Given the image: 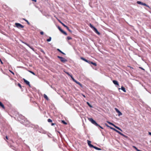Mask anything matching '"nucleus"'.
I'll return each mask as SVG.
<instances>
[{
  "mask_svg": "<svg viewBox=\"0 0 151 151\" xmlns=\"http://www.w3.org/2000/svg\"><path fill=\"white\" fill-rule=\"evenodd\" d=\"M93 124L95 125L96 126L99 127L103 129V128L102 127L99 125L95 121H94L92 118H89L88 119Z\"/></svg>",
  "mask_w": 151,
  "mask_h": 151,
  "instance_id": "nucleus-1",
  "label": "nucleus"
},
{
  "mask_svg": "<svg viewBox=\"0 0 151 151\" xmlns=\"http://www.w3.org/2000/svg\"><path fill=\"white\" fill-rule=\"evenodd\" d=\"M58 58H59L60 59V60L61 61V62L63 63H64L67 61V60L66 59L61 57L58 56Z\"/></svg>",
  "mask_w": 151,
  "mask_h": 151,
  "instance_id": "nucleus-2",
  "label": "nucleus"
},
{
  "mask_svg": "<svg viewBox=\"0 0 151 151\" xmlns=\"http://www.w3.org/2000/svg\"><path fill=\"white\" fill-rule=\"evenodd\" d=\"M15 25L17 27L19 28H23V27H24V26L22 25H21V24L19 23H16Z\"/></svg>",
  "mask_w": 151,
  "mask_h": 151,
  "instance_id": "nucleus-3",
  "label": "nucleus"
},
{
  "mask_svg": "<svg viewBox=\"0 0 151 151\" xmlns=\"http://www.w3.org/2000/svg\"><path fill=\"white\" fill-rule=\"evenodd\" d=\"M38 132L42 133L45 134L46 133V131L42 128L38 129Z\"/></svg>",
  "mask_w": 151,
  "mask_h": 151,
  "instance_id": "nucleus-4",
  "label": "nucleus"
},
{
  "mask_svg": "<svg viewBox=\"0 0 151 151\" xmlns=\"http://www.w3.org/2000/svg\"><path fill=\"white\" fill-rule=\"evenodd\" d=\"M115 109L116 112L118 113V115L119 116H120L122 115V113L118 109L116 108H115Z\"/></svg>",
  "mask_w": 151,
  "mask_h": 151,
  "instance_id": "nucleus-5",
  "label": "nucleus"
},
{
  "mask_svg": "<svg viewBox=\"0 0 151 151\" xmlns=\"http://www.w3.org/2000/svg\"><path fill=\"white\" fill-rule=\"evenodd\" d=\"M93 30L98 35H99L100 34V33L98 31L97 29L95 27Z\"/></svg>",
  "mask_w": 151,
  "mask_h": 151,
  "instance_id": "nucleus-6",
  "label": "nucleus"
},
{
  "mask_svg": "<svg viewBox=\"0 0 151 151\" xmlns=\"http://www.w3.org/2000/svg\"><path fill=\"white\" fill-rule=\"evenodd\" d=\"M105 125L108 127H109L111 129H113V130H114V131H115L116 132H117V130L116 129H115V128H114L112 127H111L109 126V125H108L107 124H105Z\"/></svg>",
  "mask_w": 151,
  "mask_h": 151,
  "instance_id": "nucleus-7",
  "label": "nucleus"
},
{
  "mask_svg": "<svg viewBox=\"0 0 151 151\" xmlns=\"http://www.w3.org/2000/svg\"><path fill=\"white\" fill-rule=\"evenodd\" d=\"M87 142H88V144L90 147H93V145H91V141L88 140Z\"/></svg>",
  "mask_w": 151,
  "mask_h": 151,
  "instance_id": "nucleus-8",
  "label": "nucleus"
},
{
  "mask_svg": "<svg viewBox=\"0 0 151 151\" xmlns=\"http://www.w3.org/2000/svg\"><path fill=\"white\" fill-rule=\"evenodd\" d=\"M23 80H24V82H25L29 86H30V85L29 84V81L26 80L25 79H23Z\"/></svg>",
  "mask_w": 151,
  "mask_h": 151,
  "instance_id": "nucleus-9",
  "label": "nucleus"
},
{
  "mask_svg": "<svg viewBox=\"0 0 151 151\" xmlns=\"http://www.w3.org/2000/svg\"><path fill=\"white\" fill-rule=\"evenodd\" d=\"M113 82L114 84L117 85H119V83H118V82L116 81L113 80Z\"/></svg>",
  "mask_w": 151,
  "mask_h": 151,
  "instance_id": "nucleus-10",
  "label": "nucleus"
},
{
  "mask_svg": "<svg viewBox=\"0 0 151 151\" xmlns=\"http://www.w3.org/2000/svg\"><path fill=\"white\" fill-rule=\"evenodd\" d=\"M44 97L47 100H49V99L48 98V97L47 96L46 94H44Z\"/></svg>",
  "mask_w": 151,
  "mask_h": 151,
  "instance_id": "nucleus-11",
  "label": "nucleus"
},
{
  "mask_svg": "<svg viewBox=\"0 0 151 151\" xmlns=\"http://www.w3.org/2000/svg\"><path fill=\"white\" fill-rule=\"evenodd\" d=\"M93 148H94V149H95L96 150H101V149L100 148H99L98 147H95V146H93Z\"/></svg>",
  "mask_w": 151,
  "mask_h": 151,
  "instance_id": "nucleus-12",
  "label": "nucleus"
},
{
  "mask_svg": "<svg viewBox=\"0 0 151 151\" xmlns=\"http://www.w3.org/2000/svg\"><path fill=\"white\" fill-rule=\"evenodd\" d=\"M89 26L91 28L93 29L95 27H93L92 25V24L90 23L89 25Z\"/></svg>",
  "mask_w": 151,
  "mask_h": 151,
  "instance_id": "nucleus-13",
  "label": "nucleus"
},
{
  "mask_svg": "<svg viewBox=\"0 0 151 151\" xmlns=\"http://www.w3.org/2000/svg\"><path fill=\"white\" fill-rule=\"evenodd\" d=\"M121 89L124 92H126V91L125 88L123 86L121 87Z\"/></svg>",
  "mask_w": 151,
  "mask_h": 151,
  "instance_id": "nucleus-14",
  "label": "nucleus"
},
{
  "mask_svg": "<svg viewBox=\"0 0 151 151\" xmlns=\"http://www.w3.org/2000/svg\"><path fill=\"white\" fill-rule=\"evenodd\" d=\"M81 59L82 60L86 61V62H88V60H86V59L84 58L83 57H81Z\"/></svg>",
  "mask_w": 151,
  "mask_h": 151,
  "instance_id": "nucleus-15",
  "label": "nucleus"
},
{
  "mask_svg": "<svg viewBox=\"0 0 151 151\" xmlns=\"http://www.w3.org/2000/svg\"><path fill=\"white\" fill-rule=\"evenodd\" d=\"M137 3L138 4H141V5H142L143 3H142V2L141 1H137Z\"/></svg>",
  "mask_w": 151,
  "mask_h": 151,
  "instance_id": "nucleus-16",
  "label": "nucleus"
},
{
  "mask_svg": "<svg viewBox=\"0 0 151 151\" xmlns=\"http://www.w3.org/2000/svg\"><path fill=\"white\" fill-rule=\"evenodd\" d=\"M114 127H115L116 128V129L120 130L121 131H122V130H121V129L119 127H118L117 126H116L114 125Z\"/></svg>",
  "mask_w": 151,
  "mask_h": 151,
  "instance_id": "nucleus-17",
  "label": "nucleus"
},
{
  "mask_svg": "<svg viewBox=\"0 0 151 151\" xmlns=\"http://www.w3.org/2000/svg\"><path fill=\"white\" fill-rule=\"evenodd\" d=\"M51 37H49V38L47 40V41L49 42L51 41Z\"/></svg>",
  "mask_w": 151,
  "mask_h": 151,
  "instance_id": "nucleus-18",
  "label": "nucleus"
},
{
  "mask_svg": "<svg viewBox=\"0 0 151 151\" xmlns=\"http://www.w3.org/2000/svg\"><path fill=\"white\" fill-rule=\"evenodd\" d=\"M77 84L79 85L80 86H81V83L79 82H78L77 81H75V82Z\"/></svg>",
  "mask_w": 151,
  "mask_h": 151,
  "instance_id": "nucleus-19",
  "label": "nucleus"
},
{
  "mask_svg": "<svg viewBox=\"0 0 151 151\" xmlns=\"http://www.w3.org/2000/svg\"><path fill=\"white\" fill-rule=\"evenodd\" d=\"M0 106H1L3 108H4V106L3 104H2V103H1V102H0Z\"/></svg>",
  "mask_w": 151,
  "mask_h": 151,
  "instance_id": "nucleus-20",
  "label": "nucleus"
},
{
  "mask_svg": "<svg viewBox=\"0 0 151 151\" xmlns=\"http://www.w3.org/2000/svg\"><path fill=\"white\" fill-rule=\"evenodd\" d=\"M60 22V23H61L62 24L63 26H64L65 27H67V26H66V25H65L63 23H62V22H61L60 21H59Z\"/></svg>",
  "mask_w": 151,
  "mask_h": 151,
  "instance_id": "nucleus-21",
  "label": "nucleus"
},
{
  "mask_svg": "<svg viewBox=\"0 0 151 151\" xmlns=\"http://www.w3.org/2000/svg\"><path fill=\"white\" fill-rule=\"evenodd\" d=\"M57 50L59 51V52H60L61 53L64 54V55H65V54L63 52H62L61 51L60 49H57Z\"/></svg>",
  "mask_w": 151,
  "mask_h": 151,
  "instance_id": "nucleus-22",
  "label": "nucleus"
},
{
  "mask_svg": "<svg viewBox=\"0 0 151 151\" xmlns=\"http://www.w3.org/2000/svg\"><path fill=\"white\" fill-rule=\"evenodd\" d=\"M87 104L91 108H92L93 107L88 102H87Z\"/></svg>",
  "mask_w": 151,
  "mask_h": 151,
  "instance_id": "nucleus-23",
  "label": "nucleus"
},
{
  "mask_svg": "<svg viewBox=\"0 0 151 151\" xmlns=\"http://www.w3.org/2000/svg\"><path fill=\"white\" fill-rule=\"evenodd\" d=\"M142 5L146 6H147V7H148L149 8H150L149 6L148 5H147L145 3H143Z\"/></svg>",
  "mask_w": 151,
  "mask_h": 151,
  "instance_id": "nucleus-24",
  "label": "nucleus"
},
{
  "mask_svg": "<svg viewBox=\"0 0 151 151\" xmlns=\"http://www.w3.org/2000/svg\"><path fill=\"white\" fill-rule=\"evenodd\" d=\"M107 122L108 123H109V124L111 125L114 126V124H113L112 123L110 122H109L107 121Z\"/></svg>",
  "mask_w": 151,
  "mask_h": 151,
  "instance_id": "nucleus-25",
  "label": "nucleus"
},
{
  "mask_svg": "<svg viewBox=\"0 0 151 151\" xmlns=\"http://www.w3.org/2000/svg\"><path fill=\"white\" fill-rule=\"evenodd\" d=\"M65 28L67 29V30L69 32H71L72 31L70 29H69V28L68 27V26H67V27H66Z\"/></svg>",
  "mask_w": 151,
  "mask_h": 151,
  "instance_id": "nucleus-26",
  "label": "nucleus"
},
{
  "mask_svg": "<svg viewBox=\"0 0 151 151\" xmlns=\"http://www.w3.org/2000/svg\"><path fill=\"white\" fill-rule=\"evenodd\" d=\"M58 28L59 29V30L61 32H62L63 30H62L61 28L59 27H58Z\"/></svg>",
  "mask_w": 151,
  "mask_h": 151,
  "instance_id": "nucleus-27",
  "label": "nucleus"
},
{
  "mask_svg": "<svg viewBox=\"0 0 151 151\" xmlns=\"http://www.w3.org/2000/svg\"><path fill=\"white\" fill-rule=\"evenodd\" d=\"M70 77L71 78H72V80L74 82H75V81H76V80H75L74 78L72 76H70Z\"/></svg>",
  "mask_w": 151,
  "mask_h": 151,
  "instance_id": "nucleus-28",
  "label": "nucleus"
},
{
  "mask_svg": "<svg viewBox=\"0 0 151 151\" xmlns=\"http://www.w3.org/2000/svg\"><path fill=\"white\" fill-rule=\"evenodd\" d=\"M116 132H117V133H119V134H121L122 135H123V134L122 133H121L120 132L118 131V130H117Z\"/></svg>",
  "mask_w": 151,
  "mask_h": 151,
  "instance_id": "nucleus-29",
  "label": "nucleus"
},
{
  "mask_svg": "<svg viewBox=\"0 0 151 151\" xmlns=\"http://www.w3.org/2000/svg\"><path fill=\"white\" fill-rule=\"evenodd\" d=\"M62 122L63 123V124H67V123H66L64 121V120H62Z\"/></svg>",
  "mask_w": 151,
  "mask_h": 151,
  "instance_id": "nucleus-30",
  "label": "nucleus"
},
{
  "mask_svg": "<svg viewBox=\"0 0 151 151\" xmlns=\"http://www.w3.org/2000/svg\"><path fill=\"white\" fill-rule=\"evenodd\" d=\"M65 35H67V33L65 31H63L62 32Z\"/></svg>",
  "mask_w": 151,
  "mask_h": 151,
  "instance_id": "nucleus-31",
  "label": "nucleus"
},
{
  "mask_svg": "<svg viewBox=\"0 0 151 151\" xmlns=\"http://www.w3.org/2000/svg\"><path fill=\"white\" fill-rule=\"evenodd\" d=\"M91 64L93 65H94L95 66H96V63H94L92 62V63H91Z\"/></svg>",
  "mask_w": 151,
  "mask_h": 151,
  "instance_id": "nucleus-32",
  "label": "nucleus"
},
{
  "mask_svg": "<svg viewBox=\"0 0 151 151\" xmlns=\"http://www.w3.org/2000/svg\"><path fill=\"white\" fill-rule=\"evenodd\" d=\"M47 121L49 122H52V120L50 119H48L47 120Z\"/></svg>",
  "mask_w": 151,
  "mask_h": 151,
  "instance_id": "nucleus-33",
  "label": "nucleus"
},
{
  "mask_svg": "<svg viewBox=\"0 0 151 151\" xmlns=\"http://www.w3.org/2000/svg\"><path fill=\"white\" fill-rule=\"evenodd\" d=\"M40 51H41V52H42L43 53V54H45L44 51L42 49H40Z\"/></svg>",
  "mask_w": 151,
  "mask_h": 151,
  "instance_id": "nucleus-34",
  "label": "nucleus"
},
{
  "mask_svg": "<svg viewBox=\"0 0 151 151\" xmlns=\"http://www.w3.org/2000/svg\"><path fill=\"white\" fill-rule=\"evenodd\" d=\"M65 73L69 76L70 77V76H72V75L70 74L68 72H66Z\"/></svg>",
  "mask_w": 151,
  "mask_h": 151,
  "instance_id": "nucleus-35",
  "label": "nucleus"
},
{
  "mask_svg": "<svg viewBox=\"0 0 151 151\" xmlns=\"http://www.w3.org/2000/svg\"><path fill=\"white\" fill-rule=\"evenodd\" d=\"M29 72L32 73V74H33V75H35V74L34 73L31 71H28Z\"/></svg>",
  "mask_w": 151,
  "mask_h": 151,
  "instance_id": "nucleus-36",
  "label": "nucleus"
},
{
  "mask_svg": "<svg viewBox=\"0 0 151 151\" xmlns=\"http://www.w3.org/2000/svg\"><path fill=\"white\" fill-rule=\"evenodd\" d=\"M67 39H68V40H70L72 38L70 37H67Z\"/></svg>",
  "mask_w": 151,
  "mask_h": 151,
  "instance_id": "nucleus-37",
  "label": "nucleus"
},
{
  "mask_svg": "<svg viewBox=\"0 0 151 151\" xmlns=\"http://www.w3.org/2000/svg\"><path fill=\"white\" fill-rule=\"evenodd\" d=\"M87 62L89 64H91V63H92V62H91V61H90V60H88V62Z\"/></svg>",
  "mask_w": 151,
  "mask_h": 151,
  "instance_id": "nucleus-38",
  "label": "nucleus"
},
{
  "mask_svg": "<svg viewBox=\"0 0 151 151\" xmlns=\"http://www.w3.org/2000/svg\"><path fill=\"white\" fill-rule=\"evenodd\" d=\"M25 21H26L27 23L28 24H29V22H28V21L27 20H26L25 19H23Z\"/></svg>",
  "mask_w": 151,
  "mask_h": 151,
  "instance_id": "nucleus-39",
  "label": "nucleus"
},
{
  "mask_svg": "<svg viewBox=\"0 0 151 151\" xmlns=\"http://www.w3.org/2000/svg\"><path fill=\"white\" fill-rule=\"evenodd\" d=\"M133 147L135 149V150L137 151V150H138V149L135 146H133Z\"/></svg>",
  "mask_w": 151,
  "mask_h": 151,
  "instance_id": "nucleus-40",
  "label": "nucleus"
},
{
  "mask_svg": "<svg viewBox=\"0 0 151 151\" xmlns=\"http://www.w3.org/2000/svg\"><path fill=\"white\" fill-rule=\"evenodd\" d=\"M40 34L41 35H43L44 34V32H43L41 31L40 32Z\"/></svg>",
  "mask_w": 151,
  "mask_h": 151,
  "instance_id": "nucleus-41",
  "label": "nucleus"
},
{
  "mask_svg": "<svg viewBox=\"0 0 151 151\" xmlns=\"http://www.w3.org/2000/svg\"><path fill=\"white\" fill-rule=\"evenodd\" d=\"M0 61L1 62V63L2 64H3V62H2V61H1V59H0Z\"/></svg>",
  "mask_w": 151,
  "mask_h": 151,
  "instance_id": "nucleus-42",
  "label": "nucleus"
},
{
  "mask_svg": "<svg viewBox=\"0 0 151 151\" xmlns=\"http://www.w3.org/2000/svg\"><path fill=\"white\" fill-rule=\"evenodd\" d=\"M18 86L19 87H21V85H20V84L19 83V84H18Z\"/></svg>",
  "mask_w": 151,
  "mask_h": 151,
  "instance_id": "nucleus-43",
  "label": "nucleus"
},
{
  "mask_svg": "<svg viewBox=\"0 0 151 151\" xmlns=\"http://www.w3.org/2000/svg\"><path fill=\"white\" fill-rule=\"evenodd\" d=\"M10 71V72H11V73H12L13 74H14V73L12 71Z\"/></svg>",
  "mask_w": 151,
  "mask_h": 151,
  "instance_id": "nucleus-44",
  "label": "nucleus"
},
{
  "mask_svg": "<svg viewBox=\"0 0 151 151\" xmlns=\"http://www.w3.org/2000/svg\"><path fill=\"white\" fill-rule=\"evenodd\" d=\"M149 134L150 135H151V132H149Z\"/></svg>",
  "mask_w": 151,
  "mask_h": 151,
  "instance_id": "nucleus-45",
  "label": "nucleus"
},
{
  "mask_svg": "<svg viewBox=\"0 0 151 151\" xmlns=\"http://www.w3.org/2000/svg\"><path fill=\"white\" fill-rule=\"evenodd\" d=\"M28 46H29V47H30L29 46V45L27 44H26Z\"/></svg>",
  "mask_w": 151,
  "mask_h": 151,
  "instance_id": "nucleus-46",
  "label": "nucleus"
},
{
  "mask_svg": "<svg viewBox=\"0 0 151 151\" xmlns=\"http://www.w3.org/2000/svg\"><path fill=\"white\" fill-rule=\"evenodd\" d=\"M83 96L84 97H85H85H86V96H85L84 95H83Z\"/></svg>",
  "mask_w": 151,
  "mask_h": 151,
  "instance_id": "nucleus-47",
  "label": "nucleus"
},
{
  "mask_svg": "<svg viewBox=\"0 0 151 151\" xmlns=\"http://www.w3.org/2000/svg\"><path fill=\"white\" fill-rule=\"evenodd\" d=\"M6 138L7 139H8V137H7V136H6Z\"/></svg>",
  "mask_w": 151,
  "mask_h": 151,
  "instance_id": "nucleus-48",
  "label": "nucleus"
},
{
  "mask_svg": "<svg viewBox=\"0 0 151 151\" xmlns=\"http://www.w3.org/2000/svg\"><path fill=\"white\" fill-rule=\"evenodd\" d=\"M54 125V124H53V123H52V125Z\"/></svg>",
  "mask_w": 151,
  "mask_h": 151,
  "instance_id": "nucleus-49",
  "label": "nucleus"
},
{
  "mask_svg": "<svg viewBox=\"0 0 151 151\" xmlns=\"http://www.w3.org/2000/svg\"><path fill=\"white\" fill-rule=\"evenodd\" d=\"M142 70H144V69H143V68H142Z\"/></svg>",
  "mask_w": 151,
  "mask_h": 151,
  "instance_id": "nucleus-50",
  "label": "nucleus"
}]
</instances>
